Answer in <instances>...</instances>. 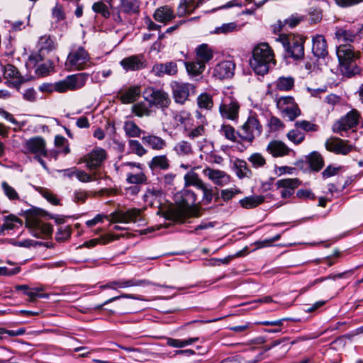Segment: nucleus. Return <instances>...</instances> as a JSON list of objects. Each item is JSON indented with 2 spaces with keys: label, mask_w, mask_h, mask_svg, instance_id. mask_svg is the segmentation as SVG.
Wrapping results in <instances>:
<instances>
[{
  "label": "nucleus",
  "mask_w": 363,
  "mask_h": 363,
  "mask_svg": "<svg viewBox=\"0 0 363 363\" xmlns=\"http://www.w3.org/2000/svg\"><path fill=\"white\" fill-rule=\"evenodd\" d=\"M362 29L337 28L335 35L340 45L337 47L336 54L339 61V69L341 74L347 77L359 74L360 67L357 64L360 52L355 51L350 44L354 41L358 33Z\"/></svg>",
  "instance_id": "obj_1"
},
{
  "label": "nucleus",
  "mask_w": 363,
  "mask_h": 363,
  "mask_svg": "<svg viewBox=\"0 0 363 363\" xmlns=\"http://www.w3.org/2000/svg\"><path fill=\"white\" fill-rule=\"evenodd\" d=\"M177 206L162 212V216L167 220L184 223L187 218L199 217V209L195 206L196 194L190 190H183L177 195Z\"/></svg>",
  "instance_id": "obj_2"
},
{
  "label": "nucleus",
  "mask_w": 363,
  "mask_h": 363,
  "mask_svg": "<svg viewBox=\"0 0 363 363\" xmlns=\"http://www.w3.org/2000/svg\"><path fill=\"white\" fill-rule=\"evenodd\" d=\"M275 63L274 52L267 43H259L254 48L250 64L257 74L264 75Z\"/></svg>",
  "instance_id": "obj_3"
},
{
  "label": "nucleus",
  "mask_w": 363,
  "mask_h": 363,
  "mask_svg": "<svg viewBox=\"0 0 363 363\" xmlns=\"http://www.w3.org/2000/svg\"><path fill=\"white\" fill-rule=\"evenodd\" d=\"M88 74L79 73L67 77L65 79L55 84L45 83L39 86V90L43 92H52L56 91L60 93L68 90H76L83 87L87 79Z\"/></svg>",
  "instance_id": "obj_4"
},
{
  "label": "nucleus",
  "mask_w": 363,
  "mask_h": 363,
  "mask_svg": "<svg viewBox=\"0 0 363 363\" xmlns=\"http://www.w3.org/2000/svg\"><path fill=\"white\" fill-rule=\"evenodd\" d=\"M279 40L282 43L289 57L294 60H301L303 57L305 40L303 37L294 34L281 35Z\"/></svg>",
  "instance_id": "obj_5"
},
{
  "label": "nucleus",
  "mask_w": 363,
  "mask_h": 363,
  "mask_svg": "<svg viewBox=\"0 0 363 363\" xmlns=\"http://www.w3.org/2000/svg\"><path fill=\"white\" fill-rule=\"evenodd\" d=\"M89 60L90 57L85 49L78 47L69 52L65 65L70 70H82L86 68Z\"/></svg>",
  "instance_id": "obj_6"
},
{
  "label": "nucleus",
  "mask_w": 363,
  "mask_h": 363,
  "mask_svg": "<svg viewBox=\"0 0 363 363\" xmlns=\"http://www.w3.org/2000/svg\"><path fill=\"white\" fill-rule=\"evenodd\" d=\"M173 99L177 104H184L190 95L195 94L196 86L190 83L173 81L171 83Z\"/></svg>",
  "instance_id": "obj_7"
},
{
  "label": "nucleus",
  "mask_w": 363,
  "mask_h": 363,
  "mask_svg": "<svg viewBox=\"0 0 363 363\" xmlns=\"http://www.w3.org/2000/svg\"><path fill=\"white\" fill-rule=\"evenodd\" d=\"M145 99L150 106L160 108L164 111L171 103V99L167 92L162 89L149 87L144 91Z\"/></svg>",
  "instance_id": "obj_8"
},
{
  "label": "nucleus",
  "mask_w": 363,
  "mask_h": 363,
  "mask_svg": "<svg viewBox=\"0 0 363 363\" xmlns=\"http://www.w3.org/2000/svg\"><path fill=\"white\" fill-rule=\"evenodd\" d=\"M277 106L282 116L288 118L289 121H294L301 115V111L291 96H282L277 99Z\"/></svg>",
  "instance_id": "obj_9"
},
{
  "label": "nucleus",
  "mask_w": 363,
  "mask_h": 363,
  "mask_svg": "<svg viewBox=\"0 0 363 363\" xmlns=\"http://www.w3.org/2000/svg\"><path fill=\"white\" fill-rule=\"evenodd\" d=\"M261 133L262 125L259 121L255 117L250 116L242 125L240 132L238 133V135L242 140L252 143L255 137L259 135Z\"/></svg>",
  "instance_id": "obj_10"
},
{
  "label": "nucleus",
  "mask_w": 363,
  "mask_h": 363,
  "mask_svg": "<svg viewBox=\"0 0 363 363\" xmlns=\"http://www.w3.org/2000/svg\"><path fill=\"white\" fill-rule=\"evenodd\" d=\"M111 221L112 223H124L129 222L138 223L142 224L145 222L141 214V210L138 208H132L126 211L114 212L110 215Z\"/></svg>",
  "instance_id": "obj_11"
},
{
  "label": "nucleus",
  "mask_w": 363,
  "mask_h": 363,
  "mask_svg": "<svg viewBox=\"0 0 363 363\" xmlns=\"http://www.w3.org/2000/svg\"><path fill=\"white\" fill-rule=\"evenodd\" d=\"M359 117L360 116L357 111L352 110L333 124V130L342 135V133L343 131H347L358 124Z\"/></svg>",
  "instance_id": "obj_12"
},
{
  "label": "nucleus",
  "mask_w": 363,
  "mask_h": 363,
  "mask_svg": "<svg viewBox=\"0 0 363 363\" xmlns=\"http://www.w3.org/2000/svg\"><path fill=\"white\" fill-rule=\"evenodd\" d=\"M240 105L238 101L232 96H225L219 107V111L223 118L234 121L238 118Z\"/></svg>",
  "instance_id": "obj_13"
},
{
  "label": "nucleus",
  "mask_w": 363,
  "mask_h": 363,
  "mask_svg": "<svg viewBox=\"0 0 363 363\" xmlns=\"http://www.w3.org/2000/svg\"><path fill=\"white\" fill-rule=\"evenodd\" d=\"M26 225L33 230V234L37 238L47 237L52 234V226L49 223H45L38 218L28 216Z\"/></svg>",
  "instance_id": "obj_14"
},
{
  "label": "nucleus",
  "mask_w": 363,
  "mask_h": 363,
  "mask_svg": "<svg viewBox=\"0 0 363 363\" xmlns=\"http://www.w3.org/2000/svg\"><path fill=\"white\" fill-rule=\"evenodd\" d=\"M123 166L128 167L130 170L126 175V182L128 184H142L146 182L147 177L143 172L141 164L127 162L124 163Z\"/></svg>",
  "instance_id": "obj_15"
},
{
  "label": "nucleus",
  "mask_w": 363,
  "mask_h": 363,
  "mask_svg": "<svg viewBox=\"0 0 363 363\" xmlns=\"http://www.w3.org/2000/svg\"><path fill=\"white\" fill-rule=\"evenodd\" d=\"M106 157V151L102 148H96L81 159L79 163L85 162L89 169H94L101 166Z\"/></svg>",
  "instance_id": "obj_16"
},
{
  "label": "nucleus",
  "mask_w": 363,
  "mask_h": 363,
  "mask_svg": "<svg viewBox=\"0 0 363 363\" xmlns=\"http://www.w3.org/2000/svg\"><path fill=\"white\" fill-rule=\"evenodd\" d=\"M120 65L126 71H138L145 69L147 62L142 54L134 55L123 58Z\"/></svg>",
  "instance_id": "obj_17"
},
{
  "label": "nucleus",
  "mask_w": 363,
  "mask_h": 363,
  "mask_svg": "<svg viewBox=\"0 0 363 363\" xmlns=\"http://www.w3.org/2000/svg\"><path fill=\"white\" fill-rule=\"evenodd\" d=\"M45 141L41 137H33L27 140L23 144L24 152L36 155H47Z\"/></svg>",
  "instance_id": "obj_18"
},
{
  "label": "nucleus",
  "mask_w": 363,
  "mask_h": 363,
  "mask_svg": "<svg viewBox=\"0 0 363 363\" xmlns=\"http://www.w3.org/2000/svg\"><path fill=\"white\" fill-rule=\"evenodd\" d=\"M325 145L327 150L343 155H347L353 149V146L348 144L347 141L337 138L328 139Z\"/></svg>",
  "instance_id": "obj_19"
},
{
  "label": "nucleus",
  "mask_w": 363,
  "mask_h": 363,
  "mask_svg": "<svg viewBox=\"0 0 363 363\" xmlns=\"http://www.w3.org/2000/svg\"><path fill=\"white\" fill-rule=\"evenodd\" d=\"M301 184L297 178H289L278 180L275 186L279 189L281 196L284 199L289 198L294 193L295 189Z\"/></svg>",
  "instance_id": "obj_20"
},
{
  "label": "nucleus",
  "mask_w": 363,
  "mask_h": 363,
  "mask_svg": "<svg viewBox=\"0 0 363 363\" xmlns=\"http://www.w3.org/2000/svg\"><path fill=\"white\" fill-rule=\"evenodd\" d=\"M203 174L208 177L214 184L223 186L230 182V177L225 172L210 168L208 167L203 169Z\"/></svg>",
  "instance_id": "obj_21"
},
{
  "label": "nucleus",
  "mask_w": 363,
  "mask_h": 363,
  "mask_svg": "<svg viewBox=\"0 0 363 363\" xmlns=\"http://www.w3.org/2000/svg\"><path fill=\"white\" fill-rule=\"evenodd\" d=\"M151 72L157 77H163L164 75L174 76L178 72L177 65L174 62L157 63L153 65Z\"/></svg>",
  "instance_id": "obj_22"
},
{
  "label": "nucleus",
  "mask_w": 363,
  "mask_h": 363,
  "mask_svg": "<svg viewBox=\"0 0 363 363\" xmlns=\"http://www.w3.org/2000/svg\"><path fill=\"white\" fill-rule=\"evenodd\" d=\"M235 65L231 61H223L218 63L213 69V76L219 79L233 76Z\"/></svg>",
  "instance_id": "obj_23"
},
{
  "label": "nucleus",
  "mask_w": 363,
  "mask_h": 363,
  "mask_svg": "<svg viewBox=\"0 0 363 363\" xmlns=\"http://www.w3.org/2000/svg\"><path fill=\"white\" fill-rule=\"evenodd\" d=\"M312 52L318 58H324L328 55V45L326 40L321 35H317L312 39Z\"/></svg>",
  "instance_id": "obj_24"
},
{
  "label": "nucleus",
  "mask_w": 363,
  "mask_h": 363,
  "mask_svg": "<svg viewBox=\"0 0 363 363\" xmlns=\"http://www.w3.org/2000/svg\"><path fill=\"white\" fill-rule=\"evenodd\" d=\"M52 26L55 29L64 30L67 28L65 23V13L60 4H56L52 10Z\"/></svg>",
  "instance_id": "obj_25"
},
{
  "label": "nucleus",
  "mask_w": 363,
  "mask_h": 363,
  "mask_svg": "<svg viewBox=\"0 0 363 363\" xmlns=\"http://www.w3.org/2000/svg\"><path fill=\"white\" fill-rule=\"evenodd\" d=\"M204 0H180L177 8V16L179 17L189 15L198 7H199Z\"/></svg>",
  "instance_id": "obj_26"
},
{
  "label": "nucleus",
  "mask_w": 363,
  "mask_h": 363,
  "mask_svg": "<svg viewBox=\"0 0 363 363\" xmlns=\"http://www.w3.org/2000/svg\"><path fill=\"white\" fill-rule=\"evenodd\" d=\"M267 150L273 157H283L289 155L290 149L280 140L271 141L267 147Z\"/></svg>",
  "instance_id": "obj_27"
},
{
  "label": "nucleus",
  "mask_w": 363,
  "mask_h": 363,
  "mask_svg": "<svg viewBox=\"0 0 363 363\" xmlns=\"http://www.w3.org/2000/svg\"><path fill=\"white\" fill-rule=\"evenodd\" d=\"M142 140L146 145L156 151H160L167 146V142L163 138L155 135L143 136Z\"/></svg>",
  "instance_id": "obj_28"
},
{
  "label": "nucleus",
  "mask_w": 363,
  "mask_h": 363,
  "mask_svg": "<svg viewBox=\"0 0 363 363\" xmlns=\"http://www.w3.org/2000/svg\"><path fill=\"white\" fill-rule=\"evenodd\" d=\"M304 18L303 16L298 13L292 14L284 21H279L277 24L274 26V31H280L282 28L285 26L293 28L303 21Z\"/></svg>",
  "instance_id": "obj_29"
},
{
  "label": "nucleus",
  "mask_w": 363,
  "mask_h": 363,
  "mask_svg": "<svg viewBox=\"0 0 363 363\" xmlns=\"http://www.w3.org/2000/svg\"><path fill=\"white\" fill-rule=\"evenodd\" d=\"M173 150L181 157H189L194 154L191 143L184 140L177 143L173 147Z\"/></svg>",
  "instance_id": "obj_30"
},
{
  "label": "nucleus",
  "mask_w": 363,
  "mask_h": 363,
  "mask_svg": "<svg viewBox=\"0 0 363 363\" xmlns=\"http://www.w3.org/2000/svg\"><path fill=\"white\" fill-rule=\"evenodd\" d=\"M147 165L152 171L156 169L167 170L169 167V160L165 155L153 157Z\"/></svg>",
  "instance_id": "obj_31"
},
{
  "label": "nucleus",
  "mask_w": 363,
  "mask_h": 363,
  "mask_svg": "<svg viewBox=\"0 0 363 363\" xmlns=\"http://www.w3.org/2000/svg\"><path fill=\"white\" fill-rule=\"evenodd\" d=\"M173 121V127L176 128L179 125H182L186 129L191 125L192 118L189 112L182 110L174 113Z\"/></svg>",
  "instance_id": "obj_32"
},
{
  "label": "nucleus",
  "mask_w": 363,
  "mask_h": 363,
  "mask_svg": "<svg viewBox=\"0 0 363 363\" xmlns=\"http://www.w3.org/2000/svg\"><path fill=\"white\" fill-rule=\"evenodd\" d=\"M4 76L6 79H13L16 84H21L26 81L18 69L10 64L4 67Z\"/></svg>",
  "instance_id": "obj_33"
},
{
  "label": "nucleus",
  "mask_w": 363,
  "mask_h": 363,
  "mask_svg": "<svg viewBox=\"0 0 363 363\" xmlns=\"http://www.w3.org/2000/svg\"><path fill=\"white\" fill-rule=\"evenodd\" d=\"M174 18L172 9L168 6H164L158 8L154 13L155 21L166 23L170 21Z\"/></svg>",
  "instance_id": "obj_34"
},
{
  "label": "nucleus",
  "mask_w": 363,
  "mask_h": 363,
  "mask_svg": "<svg viewBox=\"0 0 363 363\" xmlns=\"http://www.w3.org/2000/svg\"><path fill=\"white\" fill-rule=\"evenodd\" d=\"M196 60L206 65L213 58V52L207 44H202L196 49Z\"/></svg>",
  "instance_id": "obj_35"
},
{
  "label": "nucleus",
  "mask_w": 363,
  "mask_h": 363,
  "mask_svg": "<svg viewBox=\"0 0 363 363\" xmlns=\"http://www.w3.org/2000/svg\"><path fill=\"white\" fill-rule=\"evenodd\" d=\"M140 94V88L138 86L129 87L121 93L120 99L123 104L133 103L138 99Z\"/></svg>",
  "instance_id": "obj_36"
},
{
  "label": "nucleus",
  "mask_w": 363,
  "mask_h": 363,
  "mask_svg": "<svg viewBox=\"0 0 363 363\" xmlns=\"http://www.w3.org/2000/svg\"><path fill=\"white\" fill-rule=\"evenodd\" d=\"M184 65L187 73L191 77L201 75L206 67V65L198 60L194 62H185Z\"/></svg>",
  "instance_id": "obj_37"
},
{
  "label": "nucleus",
  "mask_w": 363,
  "mask_h": 363,
  "mask_svg": "<svg viewBox=\"0 0 363 363\" xmlns=\"http://www.w3.org/2000/svg\"><path fill=\"white\" fill-rule=\"evenodd\" d=\"M123 130L125 135L130 138H138L143 132L138 125L131 121L124 122Z\"/></svg>",
  "instance_id": "obj_38"
},
{
  "label": "nucleus",
  "mask_w": 363,
  "mask_h": 363,
  "mask_svg": "<svg viewBox=\"0 0 363 363\" xmlns=\"http://www.w3.org/2000/svg\"><path fill=\"white\" fill-rule=\"evenodd\" d=\"M139 1L138 0H122L121 9L126 13H136L139 11Z\"/></svg>",
  "instance_id": "obj_39"
},
{
  "label": "nucleus",
  "mask_w": 363,
  "mask_h": 363,
  "mask_svg": "<svg viewBox=\"0 0 363 363\" xmlns=\"http://www.w3.org/2000/svg\"><path fill=\"white\" fill-rule=\"evenodd\" d=\"M308 162L311 169L316 172L322 169L324 165L322 156L317 152H313L309 155Z\"/></svg>",
  "instance_id": "obj_40"
},
{
  "label": "nucleus",
  "mask_w": 363,
  "mask_h": 363,
  "mask_svg": "<svg viewBox=\"0 0 363 363\" xmlns=\"http://www.w3.org/2000/svg\"><path fill=\"white\" fill-rule=\"evenodd\" d=\"M185 186H194L197 189H200L204 183L199 178V175L194 172H189L184 176Z\"/></svg>",
  "instance_id": "obj_41"
},
{
  "label": "nucleus",
  "mask_w": 363,
  "mask_h": 363,
  "mask_svg": "<svg viewBox=\"0 0 363 363\" xmlns=\"http://www.w3.org/2000/svg\"><path fill=\"white\" fill-rule=\"evenodd\" d=\"M263 201L264 197L262 196H252L241 199L240 203L243 208H252L262 203Z\"/></svg>",
  "instance_id": "obj_42"
},
{
  "label": "nucleus",
  "mask_w": 363,
  "mask_h": 363,
  "mask_svg": "<svg viewBox=\"0 0 363 363\" xmlns=\"http://www.w3.org/2000/svg\"><path fill=\"white\" fill-rule=\"evenodd\" d=\"M128 148L130 152L135 154L139 157H143L147 152V150L137 140H129Z\"/></svg>",
  "instance_id": "obj_43"
},
{
  "label": "nucleus",
  "mask_w": 363,
  "mask_h": 363,
  "mask_svg": "<svg viewBox=\"0 0 363 363\" xmlns=\"http://www.w3.org/2000/svg\"><path fill=\"white\" fill-rule=\"evenodd\" d=\"M197 104L200 108L211 109L213 106V101L210 94L203 93L198 96Z\"/></svg>",
  "instance_id": "obj_44"
},
{
  "label": "nucleus",
  "mask_w": 363,
  "mask_h": 363,
  "mask_svg": "<svg viewBox=\"0 0 363 363\" xmlns=\"http://www.w3.org/2000/svg\"><path fill=\"white\" fill-rule=\"evenodd\" d=\"M294 85V79L293 77H279L277 82V87L281 91L291 90Z\"/></svg>",
  "instance_id": "obj_45"
},
{
  "label": "nucleus",
  "mask_w": 363,
  "mask_h": 363,
  "mask_svg": "<svg viewBox=\"0 0 363 363\" xmlns=\"http://www.w3.org/2000/svg\"><path fill=\"white\" fill-rule=\"evenodd\" d=\"M287 138L295 145H298L304 140L305 134L296 128L287 133Z\"/></svg>",
  "instance_id": "obj_46"
},
{
  "label": "nucleus",
  "mask_w": 363,
  "mask_h": 363,
  "mask_svg": "<svg viewBox=\"0 0 363 363\" xmlns=\"http://www.w3.org/2000/svg\"><path fill=\"white\" fill-rule=\"evenodd\" d=\"M38 46L40 51L49 52L55 48V44L50 35H44L40 37Z\"/></svg>",
  "instance_id": "obj_47"
},
{
  "label": "nucleus",
  "mask_w": 363,
  "mask_h": 363,
  "mask_svg": "<svg viewBox=\"0 0 363 363\" xmlns=\"http://www.w3.org/2000/svg\"><path fill=\"white\" fill-rule=\"evenodd\" d=\"M133 113L138 117L149 116L151 110L143 103H138L133 106Z\"/></svg>",
  "instance_id": "obj_48"
},
{
  "label": "nucleus",
  "mask_w": 363,
  "mask_h": 363,
  "mask_svg": "<svg viewBox=\"0 0 363 363\" xmlns=\"http://www.w3.org/2000/svg\"><path fill=\"white\" fill-rule=\"evenodd\" d=\"M1 187L3 189L4 194L7 196V198L9 200H20L19 195L16 191V189L11 186L7 182H3L1 183Z\"/></svg>",
  "instance_id": "obj_49"
},
{
  "label": "nucleus",
  "mask_w": 363,
  "mask_h": 363,
  "mask_svg": "<svg viewBox=\"0 0 363 363\" xmlns=\"http://www.w3.org/2000/svg\"><path fill=\"white\" fill-rule=\"evenodd\" d=\"M350 272H352V270L346 271V272H344L342 273H338V274H330L328 277H320V278L316 279L309 284L308 288H311V287L315 286V284L321 283L328 279H333L335 281L337 279L345 278V275Z\"/></svg>",
  "instance_id": "obj_50"
},
{
  "label": "nucleus",
  "mask_w": 363,
  "mask_h": 363,
  "mask_svg": "<svg viewBox=\"0 0 363 363\" xmlns=\"http://www.w3.org/2000/svg\"><path fill=\"white\" fill-rule=\"evenodd\" d=\"M248 161L255 168L262 167L266 164V160L260 153L255 152L248 157Z\"/></svg>",
  "instance_id": "obj_51"
},
{
  "label": "nucleus",
  "mask_w": 363,
  "mask_h": 363,
  "mask_svg": "<svg viewBox=\"0 0 363 363\" xmlns=\"http://www.w3.org/2000/svg\"><path fill=\"white\" fill-rule=\"evenodd\" d=\"M237 24L231 22L223 23L221 26L216 27L213 31L216 34H228L237 30Z\"/></svg>",
  "instance_id": "obj_52"
},
{
  "label": "nucleus",
  "mask_w": 363,
  "mask_h": 363,
  "mask_svg": "<svg viewBox=\"0 0 363 363\" xmlns=\"http://www.w3.org/2000/svg\"><path fill=\"white\" fill-rule=\"evenodd\" d=\"M238 168V176L240 178L250 177L252 176V172L247 167V162L243 160L238 162L237 164Z\"/></svg>",
  "instance_id": "obj_53"
},
{
  "label": "nucleus",
  "mask_w": 363,
  "mask_h": 363,
  "mask_svg": "<svg viewBox=\"0 0 363 363\" xmlns=\"http://www.w3.org/2000/svg\"><path fill=\"white\" fill-rule=\"evenodd\" d=\"M114 284L117 285V287L119 288H127L133 286H141L147 284L148 281L146 280H135L130 279L127 281H114Z\"/></svg>",
  "instance_id": "obj_54"
},
{
  "label": "nucleus",
  "mask_w": 363,
  "mask_h": 363,
  "mask_svg": "<svg viewBox=\"0 0 363 363\" xmlns=\"http://www.w3.org/2000/svg\"><path fill=\"white\" fill-rule=\"evenodd\" d=\"M220 133L223 135L226 139L235 142L236 140L235 131L233 127L230 125H223Z\"/></svg>",
  "instance_id": "obj_55"
},
{
  "label": "nucleus",
  "mask_w": 363,
  "mask_h": 363,
  "mask_svg": "<svg viewBox=\"0 0 363 363\" xmlns=\"http://www.w3.org/2000/svg\"><path fill=\"white\" fill-rule=\"evenodd\" d=\"M40 194L50 203L55 206L60 205V200L57 196L47 189H41Z\"/></svg>",
  "instance_id": "obj_56"
},
{
  "label": "nucleus",
  "mask_w": 363,
  "mask_h": 363,
  "mask_svg": "<svg viewBox=\"0 0 363 363\" xmlns=\"http://www.w3.org/2000/svg\"><path fill=\"white\" fill-rule=\"evenodd\" d=\"M295 127L305 131H317L318 125L308 121H298L295 123Z\"/></svg>",
  "instance_id": "obj_57"
},
{
  "label": "nucleus",
  "mask_w": 363,
  "mask_h": 363,
  "mask_svg": "<svg viewBox=\"0 0 363 363\" xmlns=\"http://www.w3.org/2000/svg\"><path fill=\"white\" fill-rule=\"evenodd\" d=\"M203 192L202 200L204 203L208 204L212 201L213 197V188L208 187L204 184L200 189Z\"/></svg>",
  "instance_id": "obj_58"
},
{
  "label": "nucleus",
  "mask_w": 363,
  "mask_h": 363,
  "mask_svg": "<svg viewBox=\"0 0 363 363\" xmlns=\"http://www.w3.org/2000/svg\"><path fill=\"white\" fill-rule=\"evenodd\" d=\"M92 9L94 12L100 13L104 18H108L110 16L108 6L102 2L94 3Z\"/></svg>",
  "instance_id": "obj_59"
},
{
  "label": "nucleus",
  "mask_w": 363,
  "mask_h": 363,
  "mask_svg": "<svg viewBox=\"0 0 363 363\" xmlns=\"http://www.w3.org/2000/svg\"><path fill=\"white\" fill-rule=\"evenodd\" d=\"M71 235L69 227L60 228L56 233L55 238L57 241L62 242L68 239Z\"/></svg>",
  "instance_id": "obj_60"
},
{
  "label": "nucleus",
  "mask_w": 363,
  "mask_h": 363,
  "mask_svg": "<svg viewBox=\"0 0 363 363\" xmlns=\"http://www.w3.org/2000/svg\"><path fill=\"white\" fill-rule=\"evenodd\" d=\"M21 220L18 218L14 216H9L5 219L4 223L1 226V230H11L14 228L15 223H20Z\"/></svg>",
  "instance_id": "obj_61"
},
{
  "label": "nucleus",
  "mask_w": 363,
  "mask_h": 363,
  "mask_svg": "<svg viewBox=\"0 0 363 363\" xmlns=\"http://www.w3.org/2000/svg\"><path fill=\"white\" fill-rule=\"evenodd\" d=\"M205 134V128L203 125H199L196 128L191 130L188 134L187 136L190 139H195L199 136H202Z\"/></svg>",
  "instance_id": "obj_62"
},
{
  "label": "nucleus",
  "mask_w": 363,
  "mask_h": 363,
  "mask_svg": "<svg viewBox=\"0 0 363 363\" xmlns=\"http://www.w3.org/2000/svg\"><path fill=\"white\" fill-rule=\"evenodd\" d=\"M335 4L341 8L353 6L363 1V0H334Z\"/></svg>",
  "instance_id": "obj_63"
},
{
  "label": "nucleus",
  "mask_w": 363,
  "mask_h": 363,
  "mask_svg": "<svg viewBox=\"0 0 363 363\" xmlns=\"http://www.w3.org/2000/svg\"><path fill=\"white\" fill-rule=\"evenodd\" d=\"M240 193V191L235 189H228L221 191V198L224 201H228L232 199L235 195Z\"/></svg>",
  "instance_id": "obj_64"
}]
</instances>
